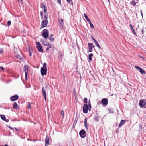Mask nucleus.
<instances>
[{
	"label": "nucleus",
	"mask_w": 146,
	"mask_h": 146,
	"mask_svg": "<svg viewBox=\"0 0 146 146\" xmlns=\"http://www.w3.org/2000/svg\"><path fill=\"white\" fill-rule=\"evenodd\" d=\"M40 14L41 15V17L42 18L43 15V13L42 11H41L40 12Z\"/></svg>",
	"instance_id": "42"
},
{
	"label": "nucleus",
	"mask_w": 146,
	"mask_h": 146,
	"mask_svg": "<svg viewBox=\"0 0 146 146\" xmlns=\"http://www.w3.org/2000/svg\"><path fill=\"white\" fill-rule=\"evenodd\" d=\"M125 120H121L120 122V123L119 124V127H120L121 126H122L123 125V123H124V122H125Z\"/></svg>",
	"instance_id": "22"
},
{
	"label": "nucleus",
	"mask_w": 146,
	"mask_h": 146,
	"mask_svg": "<svg viewBox=\"0 0 146 146\" xmlns=\"http://www.w3.org/2000/svg\"><path fill=\"white\" fill-rule=\"evenodd\" d=\"M85 127H86V129L88 128V125L87 124V125H85Z\"/></svg>",
	"instance_id": "57"
},
{
	"label": "nucleus",
	"mask_w": 146,
	"mask_h": 146,
	"mask_svg": "<svg viewBox=\"0 0 146 146\" xmlns=\"http://www.w3.org/2000/svg\"><path fill=\"white\" fill-rule=\"evenodd\" d=\"M16 57L17 58L19 59L21 61H23V58L21 57L19 55H18L16 56Z\"/></svg>",
	"instance_id": "21"
},
{
	"label": "nucleus",
	"mask_w": 146,
	"mask_h": 146,
	"mask_svg": "<svg viewBox=\"0 0 146 146\" xmlns=\"http://www.w3.org/2000/svg\"><path fill=\"white\" fill-rule=\"evenodd\" d=\"M60 57L61 58L62 57V53H60Z\"/></svg>",
	"instance_id": "56"
},
{
	"label": "nucleus",
	"mask_w": 146,
	"mask_h": 146,
	"mask_svg": "<svg viewBox=\"0 0 146 146\" xmlns=\"http://www.w3.org/2000/svg\"><path fill=\"white\" fill-rule=\"evenodd\" d=\"M108 101L107 98H103L101 100V102L102 105L104 107H105L107 105Z\"/></svg>",
	"instance_id": "3"
},
{
	"label": "nucleus",
	"mask_w": 146,
	"mask_h": 146,
	"mask_svg": "<svg viewBox=\"0 0 146 146\" xmlns=\"http://www.w3.org/2000/svg\"><path fill=\"white\" fill-rule=\"evenodd\" d=\"M91 38L92 40L93 41V42L96 40L92 36H91Z\"/></svg>",
	"instance_id": "44"
},
{
	"label": "nucleus",
	"mask_w": 146,
	"mask_h": 146,
	"mask_svg": "<svg viewBox=\"0 0 146 146\" xmlns=\"http://www.w3.org/2000/svg\"><path fill=\"white\" fill-rule=\"evenodd\" d=\"M47 68H41V75L43 76L45 75L46 74Z\"/></svg>",
	"instance_id": "8"
},
{
	"label": "nucleus",
	"mask_w": 146,
	"mask_h": 146,
	"mask_svg": "<svg viewBox=\"0 0 146 146\" xmlns=\"http://www.w3.org/2000/svg\"><path fill=\"white\" fill-rule=\"evenodd\" d=\"M19 98L18 96L15 95L10 97V100L12 101H15L18 99Z\"/></svg>",
	"instance_id": "10"
},
{
	"label": "nucleus",
	"mask_w": 146,
	"mask_h": 146,
	"mask_svg": "<svg viewBox=\"0 0 146 146\" xmlns=\"http://www.w3.org/2000/svg\"><path fill=\"white\" fill-rule=\"evenodd\" d=\"M3 48H0V54H1L3 53Z\"/></svg>",
	"instance_id": "39"
},
{
	"label": "nucleus",
	"mask_w": 146,
	"mask_h": 146,
	"mask_svg": "<svg viewBox=\"0 0 146 146\" xmlns=\"http://www.w3.org/2000/svg\"><path fill=\"white\" fill-rule=\"evenodd\" d=\"M84 123L85 125H86L87 124V118H85V119Z\"/></svg>",
	"instance_id": "37"
},
{
	"label": "nucleus",
	"mask_w": 146,
	"mask_h": 146,
	"mask_svg": "<svg viewBox=\"0 0 146 146\" xmlns=\"http://www.w3.org/2000/svg\"><path fill=\"white\" fill-rule=\"evenodd\" d=\"M57 1L58 3H59L60 4H61V0H57Z\"/></svg>",
	"instance_id": "45"
},
{
	"label": "nucleus",
	"mask_w": 146,
	"mask_h": 146,
	"mask_svg": "<svg viewBox=\"0 0 146 146\" xmlns=\"http://www.w3.org/2000/svg\"><path fill=\"white\" fill-rule=\"evenodd\" d=\"M36 44L37 45V48L38 50L40 52H42L43 51V50L40 43L39 42H36Z\"/></svg>",
	"instance_id": "5"
},
{
	"label": "nucleus",
	"mask_w": 146,
	"mask_h": 146,
	"mask_svg": "<svg viewBox=\"0 0 146 146\" xmlns=\"http://www.w3.org/2000/svg\"><path fill=\"white\" fill-rule=\"evenodd\" d=\"M88 107L87 104H84L83 107V112L86 114L88 113Z\"/></svg>",
	"instance_id": "4"
},
{
	"label": "nucleus",
	"mask_w": 146,
	"mask_h": 146,
	"mask_svg": "<svg viewBox=\"0 0 146 146\" xmlns=\"http://www.w3.org/2000/svg\"><path fill=\"white\" fill-rule=\"evenodd\" d=\"M89 49V52H91L92 51V49Z\"/></svg>",
	"instance_id": "47"
},
{
	"label": "nucleus",
	"mask_w": 146,
	"mask_h": 146,
	"mask_svg": "<svg viewBox=\"0 0 146 146\" xmlns=\"http://www.w3.org/2000/svg\"><path fill=\"white\" fill-rule=\"evenodd\" d=\"M144 32V30L143 29V28H142V33L143 34Z\"/></svg>",
	"instance_id": "49"
},
{
	"label": "nucleus",
	"mask_w": 146,
	"mask_h": 146,
	"mask_svg": "<svg viewBox=\"0 0 146 146\" xmlns=\"http://www.w3.org/2000/svg\"><path fill=\"white\" fill-rule=\"evenodd\" d=\"M135 68L139 70L141 74H143L145 73V71L140 67L137 66H135Z\"/></svg>",
	"instance_id": "9"
},
{
	"label": "nucleus",
	"mask_w": 146,
	"mask_h": 146,
	"mask_svg": "<svg viewBox=\"0 0 146 146\" xmlns=\"http://www.w3.org/2000/svg\"><path fill=\"white\" fill-rule=\"evenodd\" d=\"M100 117L98 114H95L94 115V119L95 121L97 122L99 121V119L100 118Z\"/></svg>",
	"instance_id": "15"
},
{
	"label": "nucleus",
	"mask_w": 146,
	"mask_h": 146,
	"mask_svg": "<svg viewBox=\"0 0 146 146\" xmlns=\"http://www.w3.org/2000/svg\"><path fill=\"white\" fill-rule=\"evenodd\" d=\"M11 24V21L10 20H9L7 23V25L8 27Z\"/></svg>",
	"instance_id": "36"
},
{
	"label": "nucleus",
	"mask_w": 146,
	"mask_h": 146,
	"mask_svg": "<svg viewBox=\"0 0 146 146\" xmlns=\"http://www.w3.org/2000/svg\"><path fill=\"white\" fill-rule=\"evenodd\" d=\"M61 114L62 118L63 119L64 115V113L62 110L61 111Z\"/></svg>",
	"instance_id": "23"
},
{
	"label": "nucleus",
	"mask_w": 146,
	"mask_h": 146,
	"mask_svg": "<svg viewBox=\"0 0 146 146\" xmlns=\"http://www.w3.org/2000/svg\"><path fill=\"white\" fill-rule=\"evenodd\" d=\"M94 44H95L96 45H97L98 44V42L97 41L96 42H95L94 43Z\"/></svg>",
	"instance_id": "54"
},
{
	"label": "nucleus",
	"mask_w": 146,
	"mask_h": 146,
	"mask_svg": "<svg viewBox=\"0 0 146 146\" xmlns=\"http://www.w3.org/2000/svg\"><path fill=\"white\" fill-rule=\"evenodd\" d=\"M28 65H25L24 67L23 70L25 72V77L26 80H27V72H28Z\"/></svg>",
	"instance_id": "7"
},
{
	"label": "nucleus",
	"mask_w": 146,
	"mask_h": 146,
	"mask_svg": "<svg viewBox=\"0 0 146 146\" xmlns=\"http://www.w3.org/2000/svg\"><path fill=\"white\" fill-rule=\"evenodd\" d=\"M94 44H95L96 45H97L98 44V42L97 41L96 42H95L94 43Z\"/></svg>",
	"instance_id": "52"
},
{
	"label": "nucleus",
	"mask_w": 146,
	"mask_h": 146,
	"mask_svg": "<svg viewBox=\"0 0 146 146\" xmlns=\"http://www.w3.org/2000/svg\"><path fill=\"white\" fill-rule=\"evenodd\" d=\"M146 104V101L145 100L141 99L139 101V105L141 108H145V105Z\"/></svg>",
	"instance_id": "1"
},
{
	"label": "nucleus",
	"mask_w": 146,
	"mask_h": 146,
	"mask_svg": "<svg viewBox=\"0 0 146 146\" xmlns=\"http://www.w3.org/2000/svg\"><path fill=\"white\" fill-rule=\"evenodd\" d=\"M108 111H109V113H114V112L113 111V110L110 109H108Z\"/></svg>",
	"instance_id": "31"
},
{
	"label": "nucleus",
	"mask_w": 146,
	"mask_h": 146,
	"mask_svg": "<svg viewBox=\"0 0 146 146\" xmlns=\"http://www.w3.org/2000/svg\"><path fill=\"white\" fill-rule=\"evenodd\" d=\"M1 119H3V120L5 121L6 122H8L9 121V119H5L6 117H5V116L4 115H1Z\"/></svg>",
	"instance_id": "18"
},
{
	"label": "nucleus",
	"mask_w": 146,
	"mask_h": 146,
	"mask_svg": "<svg viewBox=\"0 0 146 146\" xmlns=\"http://www.w3.org/2000/svg\"><path fill=\"white\" fill-rule=\"evenodd\" d=\"M130 29L132 31V33L135 35H136V33L135 31L133 29V27L132 26L131 24L130 25Z\"/></svg>",
	"instance_id": "16"
},
{
	"label": "nucleus",
	"mask_w": 146,
	"mask_h": 146,
	"mask_svg": "<svg viewBox=\"0 0 146 146\" xmlns=\"http://www.w3.org/2000/svg\"><path fill=\"white\" fill-rule=\"evenodd\" d=\"M45 45H46V46H48L49 48H52L51 45L48 43H47L46 44H45Z\"/></svg>",
	"instance_id": "32"
},
{
	"label": "nucleus",
	"mask_w": 146,
	"mask_h": 146,
	"mask_svg": "<svg viewBox=\"0 0 146 146\" xmlns=\"http://www.w3.org/2000/svg\"><path fill=\"white\" fill-rule=\"evenodd\" d=\"M89 23L90 25L91 28H94V26L93 24L91 23V21H90L89 22Z\"/></svg>",
	"instance_id": "27"
},
{
	"label": "nucleus",
	"mask_w": 146,
	"mask_h": 146,
	"mask_svg": "<svg viewBox=\"0 0 146 146\" xmlns=\"http://www.w3.org/2000/svg\"><path fill=\"white\" fill-rule=\"evenodd\" d=\"M50 37H52L53 36V34H50Z\"/></svg>",
	"instance_id": "55"
},
{
	"label": "nucleus",
	"mask_w": 146,
	"mask_h": 146,
	"mask_svg": "<svg viewBox=\"0 0 146 146\" xmlns=\"http://www.w3.org/2000/svg\"><path fill=\"white\" fill-rule=\"evenodd\" d=\"M5 146H9L7 144H5Z\"/></svg>",
	"instance_id": "60"
},
{
	"label": "nucleus",
	"mask_w": 146,
	"mask_h": 146,
	"mask_svg": "<svg viewBox=\"0 0 146 146\" xmlns=\"http://www.w3.org/2000/svg\"><path fill=\"white\" fill-rule=\"evenodd\" d=\"M67 2L69 3H72V0H67Z\"/></svg>",
	"instance_id": "41"
},
{
	"label": "nucleus",
	"mask_w": 146,
	"mask_h": 146,
	"mask_svg": "<svg viewBox=\"0 0 146 146\" xmlns=\"http://www.w3.org/2000/svg\"><path fill=\"white\" fill-rule=\"evenodd\" d=\"M8 127L10 128V129H11V130H14V129H13V128L11 127V126H8Z\"/></svg>",
	"instance_id": "46"
},
{
	"label": "nucleus",
	"mask_w": 146,
	"mask_h": 146,
	"mask_svg": "<svg viewBox=\"0 0 146 146\" xmlns=\"http://www.w3.org/2000/svg\"><path fill=\"white\" fill-rule=\"evenodd\" d=\"M84 15L85 18L88 22L91 21L88 18V17L86 13H84Z\"/></svg>",
	"instance_id": "20"
},
{
	"label": "nucleus",
	"mask_w": 146,
	"mask_h": 146,
	"mask_svg": "<svg viewBox=\"0 0 146 146\" xmlns=\"http://www.w3.org/2000/svg\"><path fill=\"white\" fill-rule=\"evenodd\" d=\"M40 7L43 9L44 13H46L47 11V8L46 7V5L44 4H41Z\"/></svg>",
	"instance_id": "11"
},
{
	"label": "nucleus",
	"mask_w": 146,
	"mask_h": 146,
	"mask_svg": "<svg viewBox=\"0 0 146 146\" xmlns=\"http://www.w3.org/2000/svg\"><path fill=\"white\" fill-rule=\"evenodd\" d=\"M43 67L42 68H46V64L45 63H44L43 64Z\"/></svg>",
	"instance_id": "35"
},
{
	"label": "nucleus",
	"mask_w": 146,
	"mask_h": 146,
	"mask_svg": "<svg viewBox=\"0 0 146 146\" xmlns=\"http://www.w3.org/2000/svg\"><path fill=\"white\" fill-rule=\"evenodd\" d=\"M139 57H140V58H143V57H142V56H139Z\"/></svg>",
	"instance_id": "61"
},
{
	"label": "nucleus",
	"mask_w": 146,
	"mask_h": 146,
	"mask_svg": "<svg viewBox=\"0 0 146 146\" xmlns=\"http://www.w3.org/2000/svg\"><path fill=\"white\" fill-rule=\"evenodd\" d=\"M29 55L31 56L32 55V51H31L30 49L29 48Z\"/></svg>",
	"instance_id": "34"
},
{
	"label": "nucleus",
	"mask_w": 146,
	"mask_h": 146,
	"mask_svg": "<svg viewBox=\"0 0 146 146\" xmlns=\"http://www.w3.org/2000/svg\"><path fill=\"white\" fill-rule=\"evenodd\" d=\"M130 4H132L133 6L136 5V3L134 0H133L130 2Z\"/></svg>",
	"instance_id": "29"
},
{
	"label": "nucleus",
	"mask_w": 146,
	"mask_h": 146,
	"mask_svg": "<svg viewBox=\"0 0 146 146\" xmlns=\"http://www.w3.org/2000/svg\"><path fill=\"white\" fill-rule=\"evenodd\" d=\"M28 105L27 106L28 108L29 109H31V106L30 105V103L29 102L28 103Z\"/></svg>",
	"instance_id": "40"
},
{
	"label": "nucleus",
	"mask_w": 146,
	"mask_h": 146,
	"mask_svg": "<svg viewBox=\"0 0 146 146\" xmlns=\"http://www.w3.org/2000/svg\"><path fill=\"white\" fill-rule=\"evenodd\" d=\"M15 129L17 131H18L19 130V129H17L16 128H15Z\"/></svg>",
	"instance_id": "50"
},
{
	"label": "nucleus",
	"mask_w": 146,
	"mask_h": 146,
	"mask_svg": "<svg viewBox=\"0 0 146 146\" xmlns=\"http://www.w3.org/2000/svg\"><path fill=\"white\" fill-rule=\"evenodd\" d=\"M44 21H47V16L46 15H44Z\"/></svg>",
	"instance_id": "33"
},
{
	"label": "nucleus",
	"mask_w": 146,
	"mask_h": 146,
	"mask_svg": "<svg viewBox=\"0 0 146 146\" xmlns=\"http://www.w3.org/2000/svg\"><path fill=\"white\" fill-rule=\"evenodd\" d=\"M79 135L82 138H84L86 136V131L84 130H82L79 133Z\"/></svg>",
	"instance_id": "6"
},
{
	"label": "nucleus",
	"mask_w": 146,
	"mask_h": 146,
	"mask_svg": "<svg viewBox=\"0 0 146 146\" xmlns=\"http://www.w3.org/2000/svg\"><path fill=\"white\" fill-rule=\"evenodd\" d=\"M58 21L60 24L61 25H62L63 24V20L62 19L59 18Z\"/></svg>",
	"instance_id": "19"
},
{
	"label": "nucleus",
	"mask_w": 146,
	"mask_h": 146,
	"mask_svg": "<svg viewBox=\"0 0 146 146\" xmlns=\"http://www.w3.org/2000/svg\"><path fill=\"white\" fill-rule=\"evenodd\" d=\"M49 50V48H46V50Z\"/></svg>",
	"instance_id": "58"
},
{
	"label": "nucleus",
	"mask_w": 146,
	"mask_h": 146,
	"mask_svg": "<svg viewBox=\"0 0 146 146\" xmlns=\"http://www.w3.org/2000/svg\"><path fill=\"white\" fill-rule=\"evenodd\" d=\"M97 42V41H96V40L95 41H94V43H95V42Z\"/></svg>",
	"instance_id": "59"
},
{
	"label": "nucleus",
	"mask_w": 146,
	"mask_h": 146,
	"mask_svg": "<svg viewBox=\"0 0 146 146\" xmlns=\"http://www.w3.org/2000/svg\"><path fill=\"white\" fill-rule=\"evenodd\" d=\"M88 105L89 106L88 107V110L89 111H90V110L91 108V106L90 104V100H89L88 102Z\"/></svg>",
	"instance_id": "26"
},
{
	"label": "nucleus",
	"mask_w": 146,
	"mask_h": 146,
	"mask_svg": "<svg viewBox=\"0 0 146 146\" xmlns=\"http://www.w3.org/2000/svg\"><path fill=\"white\" fill-rule=\"evenodd\" d=\"M49 138L48 136H47L46 138V139H45V145H48L49 144Z\"/></svg>",
	"instance_id": "14"
},
{
	"label": "nucleus",
	"mask_w": 146,
	"mask_h": 146,
	"mask_svg": "<svg viewBox=\"0 0 146 146\" xmlns=\"http://www.w3.org/2000/svg\"><path fill=\"white\" fill-rule=\"evenodd\" d=\"M42 36L46 39H47L48 36V31L46 29H45L42 31Z\"/></svg>",
	"instance_id": "2"
},
{
	"label": "nucleus",
	"mask_w": 146,
	"mask_h": 146,
	"mask_svg": "<svg viewBox=\"0 0 146 146\" xmlns=\"http://www.w3.org/2000/svg\"><path fill=\"white\" fill-rule=\"evenodd\" d=\"M41 42L42 43V44L45 46H46L45 44H46L47 43V42H46L44 40H43L42 39L41 40Z\"/></svg>",
	"instance_id": "28"
},
{
	"label": "nucleus",
	"mask_w": 146,
	"mask_h": 146,
	"mask_svg": "<svg viewBox=\"0 0 146 146\" xmlns=\"http://www.w3.org/2000/svg\"><path fill=\"white\" fill-rule=\"evenodd\" d=\"M42 93L43 95V96L44 97V98L45 100L46 101V90H45L44 87H42Z\"/></svg>",
	"instance_id": "12"
},
{
	"label": "nucleus",
	"mask_w": 146,
	"mask_h": 146,
	"mask_svg": "<svg viewBox=\"0 0 146 146\" xmlns=\"http://www.w3.org/2000/svg\"><path fill=\"white\" fill-rule=\"evenodd\" d=\"M49 40L51 41H53L54 40V38L52 37H50Z\"/></svg>",
	"instance_id": "38"
},
{
	"label": "nucleus",
	"mask_w": 146,
	"mask_h": 146,
	"mask_svg": "<svg viewBox=\"0 0 146 146\" xmlns=\"http://www.w3.org/2000/svg\"><path fill=\"white\" fill-rule=\"evenodd\" d=\"M0 68L2 70H3L4 69V68L1 66L0 67Z\"/></svg>",
	"instance_id": "48"
},
{
	"label": "nucleus",
	"mask_w": 146,
	"mask_h": 146,
	"mask_svg": "<svg viewBox=\"0 0 146 146\" xmlns=\"http://www.w3.org/2000/svg\"><path fill=\"white\" fill-rule=\"evenodd\" d=\"M88 49H93L95 46L93 45V43H88Z\"/></svg>",
	"instance_id": "17"
},
{
	"label": "nucleus",
	"mask_w": 146,
	"mask_h": 146,
	"mask_svg": "<svg viewBox=\"0 0 146 146\" xmlns=\"http://www.w3.org/2000/svg\"><path fill=\"white\" fill-rule=\"evenodd\" d=\"M48 23V21H42L41 24V27H46Z\"/></svg>",
	"instance_id": "13"
},
{
	"label": "nucleus",
	"mask_w": 146,
	"mask_h": 146,
	"mask_svg": "<svg viewBox=\"0 0 146 146\" xmlns=\"http://www.w3.org/2000/svg\"><path fill=\"white\" fill-rule=\"evenodd\" d=\"M141 15L142 16V17H143V13H142V11H141Z\"/></svg>",
	"instance_id": "51"
},
{
	"label": "nucleus",
	"mask_w": 146,
	"mask_h": 146,
	"mask_svg": "<svg viewBox=\"0 0 146 146\" xmlns=\"http://www.w3.org/2000/svg\"><path fill=\"white\" fill-rule=\"evenodd\" d=\"M13 108L16 109L17 108V104L16 102H15L13 104Z\"/></svg>",
	"instance_id": "24"
},
{
	"label": "nucleus",
	"mask_w": 146,
	"mask_h": 146,
	"mask_svg": "<svg viewBox=\"0 0 146 146\" xmlns=\"http://www.w3.org/2000/svg\"><path fill=\"white\" fill-rule=\"evenodd\" d=\"M93 56V54L91 53L89 55V60L91 61L92 60V57Z\"/></svg>",
	"instance_id": "25"
},
{
	"label": "nucleus",
	"mask_w": 146,
	"mask_h": 146,
	"mask_svg": "<svg viewBox=\"0 0 146 146\" xmlns=\"http://www.w3.org/2000/svg\"><path fill=\"white\" fill-rule=\"evenodd\" d=\"M84 103L87 104L88 103L87 99L86 98H85L84 99Z\"/></svg>",
	"instance_id": "30"
},
{
	"label": "nucleus",
	"mask_w": 146,
	"mask_h": 146,
	"mask_svg": "<svg viewBox=\"0 0 146 146\" xmlns=\"http://www.w3.org/2000/svg\"><path fill=\"white\" fill-rule=\"evenodd\" d=\"M145 79H146V77Z\"/></svg>",
	"instance_id": "62"
},
{
	"label": "nucleus",
	"mask_w": 146,
	"mask_h": 146,
	"mask_svg": "<svg viewBox=\"0 0 146 146\" xmlns=\"http://www.w3.org/2000/svg\"><path fill=\"white\" fill-rule=\"evenodd\" d=\"M96 46L98 47V48H99L100 49L101 48V47L100 46L99 44H98L97 45H96Z\"/></svg>",
	"instance_id": "43"
},
{
	"label": "nucleus",
	"mask_w": 146,
	"mask_h": 146,
	"mask_svg": "<svg viewBox=\"0 0 146 146\" xmlns=\"http://www.w3.org/2000/svg\"><path fill=\"white\" fill-rule=\"evenodd\" d=\"M94 44H95L96 45H97L98 44V42L97 41L96 42H95L94 43Z\"/></svg>",
	"instance_id": "53"
}]
</instances>
